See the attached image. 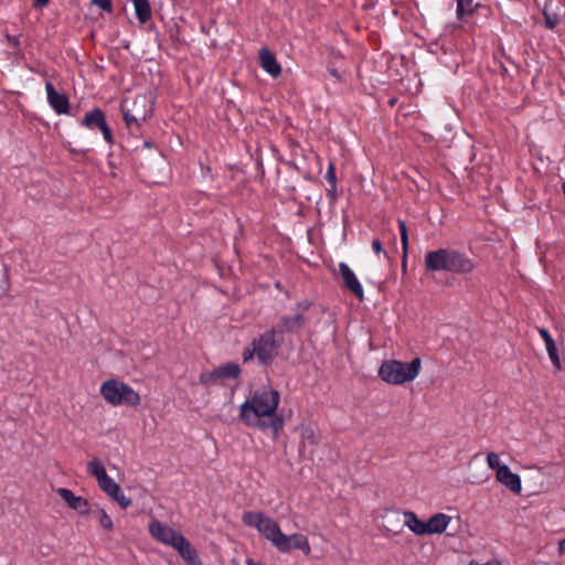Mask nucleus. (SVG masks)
<instances>
[{"label":"nucleus","mask_w":565,"mask_h":565,"mask_svg":"<svg viewBox=\"0 0 565 565\" xmlns=\"http://www.w3.org/2000/svg\"><path fill=\"white\" fill-rule=\"evenodd\" d=\"M173 548L178 551L188 565H203L198 551L185 537L179 540V543Z\"/></svg>","instance_id":"obj_15"},{"label":"nucleus","mask_w":565,"mask_h":565,"mask_svg":"<svg viewBox=\"0 0 565 565\" xmlns=\"http://www.w3.org/2000/svg\"><path fill=\"white\" fill-rule=\"evenodd\" d=\"M395 103H396V99H395V98H392V99L390 100V105H391V106H394V105H395Z\"/></svg>","instance_id":"obj_44"},{"label":"nucleus","mask_w":565,"mask_h":565,"mask_svg":"<svg viewBox=\"0 0 565 565\" xmlns=\"http://www.w3.org/2000/svg\"><path fill=\"white\" fill-rule=\"evenodd\" d=\"M306 438H308L310 440L311 444H316V440H315V435L312 431H310V434L308 436H306Z\"/></svg>","instance_id":"obj_41"},{"label":"nucleus","mask_w":565,"mask_h":565,"mask_svg":"<svg viewBox=\"0 0 565 565\" xmlns=\"http://www.w3.org/2000/svg\"><path fill=\"white\" fill-rule=\"evenodd\" d=\"M124 121L126 124V127L134 131L135 129L138 130L140 126L147 120V114L143 111L142 114L132 113L130 109L121 107Z\"/></svg>","instance_id":"obj_21"},{"label":"nucleus","mask_w":565,"mask_h":565,"mask_svg":"<svg viewBox=\"0 0 565 565\" xmlns=\"http://www.w3.org/2000/svg\"><path fill=\"white\" fill-rule=\"evenodd\" d=\"M145 146H146V147H150V146H151V143H150L149 141H145Z\"/></svg>","instance_id":"obj_45"},{"label":"nucleus","mask_w":565,"mask_h":565,"mask_svg":"<svg viewBox=\"0 0 565 565\" xmlns=\"http://www.w3.org/2000/svg\"><path fill=\"white\" fill-rule=\"evenodd\" d=\"M242 522L247 526L257 529L277 550L279 545H284L286 542V534L281 532L278 523L263 512L245 511L242 515Z\"/></svg>","instance_id":"obj_5"},{"label":"nucleus","mask_w":565,"mask_h":565,"mask_svg":"<svg viewBox=\"0 0 565 565\" xmlns=\"http://www.w3.org/2000/svg\"><path fill=\"white\" fill-rule=\"evenodd\" d=\"M498 562H488V563H484V564H479L477 562H471L470 565H497Z\"/></svg>","instance_id":"obj_40"},{"label":"nucleus","mask_w":565,"mask_h":565,"mask_svg":"<svg viewBox=\"0 0 565 565\" xmlns=\"http://www.w3.org/2000/svg\"><path fill=\"white\" fill-rule=\"evenodd\" d=\"M110 498H111L113 500H115V501L120 505V508H122V509H127V508H129V507L131 505V503H132V502H131V499H130V498H127V497L124 494V492H122L121 488H119V492H118V493H116V495H111Z\"/></svg>","instance_id":"obj_29"},{"label":"nucleus","mask_w":565,"mask_h":565,"mask_svg":"<svg viewBox=\"0 0 565 565\" xmlns=\"http://www.w3.org/2000/svg\"><path fill=\"white\" fill-rule=\"evenodd\" d=\"M372 249L376 253V254H381L383 253L384 257L386 259H390V256H388V253L386 250H384L383 248V243L379 239V238H374L372 241Z\"/></svg>","instance_id":"obj_33"},{"label":"nucleus","mask_w":565,"mask_h":565,"mask_svg":"<svg viewBox=\"0 0 565 565\" xmlns=\"http://www.w3.org/2000/svg\"><path fill=\"white\" fill-rule=\"evenodd\" d=\"M562 188H563V193L565 195V183H563Z\"/></svg>","instance_id":"obj_46"},{"label":"nucleus","mask_w":565,"mask_h":565,"mask_svg":"<svg viewBox=\"0 0 565 565\" xmlns=\"http://www.w3.org/2000/svg\"><path fill=\"white\" fill-rule=\"evenodd\" d=\"M559 552L562 554L565 553V539L559 542Z\"/></svg>","instance_id":"obj_39"},{"label":"nucleus","mask_w":565,"mask_h":565,"mask_svg":"<svg viewBox=\"0 0 565 565\" xmlns=\"http://www.w3.org/2000/svg\"><path fill=\"white\" fill-rule=\"evenodd\" d=\"M339 274L343 280L344 287L349 289L360 301H362L364 299L363 288L349 265L343 262L340 263Z\"/></svg>","instance_id":"obj_11"},{"label":"nucleus","mask_w":565,"mask_h":565,"mask_svg":"<svg viewBox=\"0 0 565 565\" xmlns=\"http://www.w3.org/2000/svg\"><path fill=\"white\" fill-rule=\"evenodd\" d=\"M259 62L263 70L269 75L277 77L281 74L280 64L277 62L276 56L267 47H263L259 51Z\"/></svg>","instance_id":"obj_16"},{"label":"nucleus","mask_w":565,"mask_h":565,"mask_svg":"<svg viewBox=\"0 0 565 565\" xmlns=\"http://www.w3.org/2000/svg\"><path fill=\"white\" fill-rule=\"evenodd\" d=\"M326 180L328 184H337L335 164L332 160H330L328 163Z\"/></svg>","instance_id":"obj_31"},{"label":"nucleus","mask_w":565,"mask_h":565,"mask_svg":"<svg viewBox=\"0 0 565 565\" xmlns=\"http://www.w3.org/2000/svg\"><path fill=\"white\" fill-rule=\"evenodd\" d=\"M45 90L47 103L58 115H66L70 113V100L65 93H58L51 82L45 83Z\"/></svg>","instance_id":"obj_10"},{"label":"nucleus","mask_w":565,"mask_h":565,"mask_svg":"<svg viewBox=\"0 0 565 565\" xmlns=\"http://www.w3.org/2000/svg\"><path fill=\"white\" fill-rule=\"evenodd\" d=\"M149 533L158 542L171 547H174L179 543V540L184 537L181 532L173 530L158 520H152L149 523Z\"/></svg>","instance_id":"obj_9"},{"label":"nucleus","mask_w":565,"mask_h":565,"mask_svg":"<svg viewBox=\"0 0 565 565\" xmlns=\"http://www.w3.org/2000/svg\"><path fill=\"white\" fill-rule=\"evenodd\" d=\"M280 394L273 388L257 390L239 407V418L248 427L264 433L270 431L273 439L279 437L284 428V418L277 414Z\"/></svg>","instance_id":"obj_1"},{"label":"nucleus","mask_w":565,"mask_h":565,"mask_svg":"<svg viewBox=\"0 0 565 565\" xmlns=\"http://www.w3.org/2000/svg\"><path fill=\"white\" fill-rule=\"evenodd\" d=\"M98 487L110 498L119 492L120 486L108 475L98 481Z\"/></svg>","instance_id":"obj_25"},{"label":"nucleus","mask_w":565,"mask_h":565,"mask_svg":"<svg viewBox=\"0 0 565 565\" xmlns=\"http://www.w3.org/2000/svg\"><path fill=\"white\" fill-rule=\"evenodd\" d=\"M543 17L545 28L548 30H554L556 25L559 23L558 15L555 12H552L547 4L543 9Z\"/></svg>","instance_id":"obj_27"},{"label":"nucleus","mask_w":565,"mask_h":565,"mask_svg":"<svg viewBox=\"0 0 565 565\" xmlns=\"http://www.w3.org/2000/svg\"><path fill=\"white\" fill-rule=\"evenodd\" d=\"M311 301L302 300L296 305V313L294 316L284 315L279 318L278 323L271 329L276 331L279 337L285 333H299L306 324L305 312L311 307Z\"/></svg>","instance_id":"obj_7"},{"label":"nucleus","mask_w":565,"mask_h":565,"mask_svg":"<svg viewBox=\"0 0 565 565\" xmlns=\"http://www.w3.org/2000/svg\"><path fill=\"white\" fill-rule=\"evenodd\" d=\"M90 2L107 13H113L114 11L111 0H90Z\"/></svg>","instance_id":"obj_32"},{"label":"nucleus","mask_w":565,"mask_h":565,"mask_svg":"<svg viewBox=\"0 0 565 565\" xmlns=\"http://www.w3.org/2000/svg\"><path fill=\"white\" fill-rule=\"evenodd\" d=\"M426 273L445 271L462 277L471 276L478 262L465 252L452 247H440L425 254Z\"/></svg>","instance_id":"obj_2"},{"label":"nucleus","mask_w":565,"mask_h":565,"mask_svg":"<svg viewBox=\"0 0 565 565\" xmlns=\"http://www.w3.org/2000/svg\"><path fill=\"white\" fill-rule=\"evenodd\" d=\"M256 356V347L252 344V348H245L242 354L243 362L246 363Z\"/></svg>","instance_id":"obj_36"},{"label":"nucleus","mask_w":565,"mask_h":565,"mask_svg":"<svg viewBox=\"0 0 565 565\" xmlns=\"http://www.w3.org/2000/svg\"><path fill=\"white\" fill-rule=\"evenodd\" d=\"M420 358H414L411 362L397 360L384 361L379 369V376L382 381L392 385H402L415 380L420 371Z\"/></svg>","instance_id":"obj_3"},{"label":"nucleus","mask_w":565,"mask_h":565,"mask_svg":"<svg viewBox=\"0 0 565 565\" xmlns=\"http://www.w3.org/2000/svg\"><path fill=\"white\" fill-rule=\"evenodd\" d=\"M497 480L510 491L519 494L522 490L521 478L519 475L511 471L507 465H502L497 472Z\"/></svg>","instance_id":"obj_13"},{"label":"nucleus","mask_w":565,"mask_h":565,"mask_svg":"<svg viewBox=\"0 0 565 565\" xmlns=\"http://www.w3.org/2000/svg\"><path fill=\"white\" fill-rule=\"evenodd\" d=\"M138 21L143 24L151 19L152 11L149 0H131Z\"/></svg>","instance_id":"obj_22"},{"label":"nucleus","mask_w":565,"mask_h":565,"mask_svg":"<svg viewBox=\"0 0 565 565\" xmlns=\"http://www.w3.org/2000/svg\"><path fill=\"white\" fill-rule=\"evenodd\" d=\"M97 513L100 526L108 532L113 531L114 523L111 518L107 514V512L104 509H99Z\"/></svg>","instance_id":"obj_28"},{"label":"nucleus","mask_w":565,"mask_h":565,"mask_svg":"<svg viewBox=\"0 0 565 565\" xmlns=\"http://www.w3.org/2000/svg\"><path fill=\"white\" fill-rule=\"evenodd\" d=\"M291 550H299L306 555L310 554V544L306 535L295 533L292 535H286V542L284 545H279L278 551L281 553H288Z\"/></svg>","instance_id":"obj_14"},{"label":"nucleus","mask_w":565,"mask_h":565,"mask_svg":"<svg viewBox=\"0 0 565 565\" xmlns=\"http://www.w3.org/2000/svg\"><path fill=\"white\" fill-rule=\"evenodd\" d=\"M87 472L94 476L97 482L107 476L104 465L96 458L87 463Z\"/></svg>","instance_id":"obj_26"},{"label":"nucleus","mask_w":565,"mask_h":565,"mask_svg":"<svg viewBox=\"0 0 565 565\" xmlns=\"http://www.w3.org/2000/svg\"><path fill=\"white\" fill-rule=\"evenodd\" d=\"M99 130L102 131L107 143L113 145L115 142L113 131L107 122Z\"/></svg>","instance_id":"obj_34"},{"label":"nucleus","mask_w":565,"mask_h":565,"mask_svg":"<svg viewBox=\"0 0 565 565\" xmlns=\"http://www.w3.org/2000/svg\"><path fill=\"white\" fill-rule=\"evenodd\" d=\"M537 331H539L541 338L545 342L546 351L548 353V356H550L553 365L555 366L556 370H561L562 369L561 360H559V356L557 353L556 344H555L552 335L550 334L548 330L545 328H537Z\"/></svg>","instance_id":"obj_18"},{"label":"nucleus","mask_w":565,"mask_h":565,"mask_svg":"<svg viewBox=\"0 0 565 565\" xmlns=\"http://www.w3.org/2000/svg\"><path fill=\"white\" fill-rule=\"evenodd\" d=\"M487 463L490 469H493L497 472L499 471V468L502 467V465L500 463L499 456L495 452H489L487 455Z\"/></svg>","instance_id":"obj_30"},{"label":"nucleus","mask_w":565,"mask_h":565,"mask_svg":"<svg viewBox=\"0 0 565 565\" xmlns=\"http://www.w3.org/2000/svg\"><path fill=\"white\" fill-rule=\"evenodd\" d=\"M57 494L67 503V505L79 514L88 515L90 513V503L83 497H77L66 488H58Z\"/></svg>","instance_id":"obj_12"},{"label":"nucleus","mask_w":565,"mask_h":565,"mask_svg":"<svg viewBox=\"0 0 565 565\" xmlns=\"http://www.w3.org/2000/svg\"><path fill=\"white\" fill-rule=\"evenodd\" d=\"M6 40L8 42V45L14 50H19L21 46L20 36L17 35H10L9 33H6Z\"/></svg>","instance_id":"obj_35"},{"label":"nucleus","mask_w":565,"mask_h":565,"mask_svg":"<svg viewBox=\"0 0 565 565\" xmlns=\"http://www.w3.org/2000/svg\"><path fill=\"white\" fill-rule=\"evenodd\" d=\"M331 75L334 76V77H339V74L335 70H331L330 71Z\"/></svg>","instance_id":"obj_43"},{"label":"nucleus","mask_w":565,"mask_h":565,"mask_svg":"<svg viewBox=\"0 0 565 565\" xmlns=\"http://www.w3.org/2000/svg\"><path fill=\"white\" fill-rule=\"evenodd\" d=\"M256 347V358L258 362L268 366L278 355V350L284 344V337H279L271 328L252 341Z\"/></svg>","instance_id":"obj_6"},{"label":"nucleus","mask_w":565,"mask_h":565,"mask_svg":"<svg viewBox=\"0 0 565 565\" xmlns=\"http://www.w3.org/2000/svg\"><path fill=\"white\" fill-rule=\"evenodd\" d=\"M497 565H501L500 563H497Z\"/></svg>","instance_id":"obj_47"},{"label":"nucleus","mask_w":565,"mask_h":565,"mask_svg":"<svg viewBox=\"0 0 565 565\" xmlns=\"http://www.w3.org/2000/svg\"><path fill=\"white\" fill-rule=\"evenodd\" d=\"M327 198L330 202V204H334L338 200V193H337V184H329V188L327 189Z\"/></svg>","instance_id":"obj_37"},{"label":"nucleus","mask_w":565,"mask_h":565,"mask_svg":"<svg viewBox=\"0 0 565 565\" xmlns=\"http://www.w3.org/2000/svg\"><path fill=\"white\" fill-rule=\"evenodd\" d=\"M398 230L401 234V243H402V249H403V256H402V269L403 271L406 270L407 267V257H408V231L407 225L404 220H398Z\"/></svg>","instance_id":"obj_23"},{"label":"nucleus","mask_w":565,"mask_h":565,"mask_svg":"<svg viewBox=\"0 0 565 565\" xmlns=\"http://www.w3.org/2000/svg\"><path fill=\"white\" fill-rule=\"evenodd\" d=\"M456 17L459 21H462L466 15H472L479 7V4L473 6V0H456Z\"/></svg>","instance_id":"obj_24"},{"label":"nucleus","mask_w":565,"mask_h":565,"mask_svg":"<svg viewBox=\"0 0 565 565\" xmlns=\"http://www.w3.org/2000/svg\"><path fill=\"white\" fill-rule=\"evenodd\" d=\"M450 520H451L450 516H448L445 513H436V514H434L426 522V525L428 527L427 535L444 533L446 531Z\"/></svg>","instance_id":"obj_19"},{"label":"nucleus","mask_w":565,"mask_h":565,"mask_svg":"<svg viewBox=\"0 0 565 565\" xmlns=\"http://www.w3.org/2000/svg\"><path fill=\"white\" fill-rule=\"evenodd\" d=\"M241 366L235 362H227L213 371H204L200 374V383L205 387L222 384L226 380H236L241 376Z\"/></svg>","instance_id":"obj_8"},{"label":"nucleus","mask_w":565,"mask_h":565,"mask_svg":"<svg viewBox=\"0 0 565 565\" xmlns=\"http://www.w3.org/2000/svg\"><path fill=\"white\" fill-rule=\"evenodd\" d=\"M100 395L113 406L137 407L141 403V397L131 386L122 381L110 379L102 383Z\"/></svg>","instance_id":"obj_4"},{"label":"nucleus","mask_w":565,"mask_h":565,"mask_svg":"<svg viewBox=\"0 0 565 565\" xmlns=\"http://www.w3.org/2000/svg\"><path fill=\"white\" fill-rule=\"evenodd\" d=\"M107 122L105 113L95 107L92 110L87 111L84 118L81 120V125L93 130L100 129Z\"/></svg>","instance_id":"obj_17"},{"label":"nucleus","mask_w":565,"mask_h":565,"mask_svg":"<svg viewBox=\"0 0 565 565\" xmlns=\"http://www.w3.org/2000/svg\"><path fill=\"white\" fill-rule=\"evenodd\" d=\"M404 522L405 525L414 532L416 535H427L428 527L426 525V522L419 520L415 512L413 511H405L404 512Z\"/></svg>","instance_id":"obj_20"},{"label":"nucleus","mask_w":565,"mask_h":565,"mask_svg":"<svg viewBox=\"0 0 565 565\" xmlns=\"http://www.w3.org/2000/svg\"><path fill=\"white\" fill-rule=\"evenodd\" d=\"M390 239L392 241V244H393L394 248H396V237H395V235L391 234L390 235Z\"/></svg>","instance_id":"obj_42"},{"label":"nucleus","mask_w":565,"mask_h":565,"mask_svg":"<svg viewBox=\"0 0 565 565\" xmlns=\"http://www.w3.org/2000/svg\"><path fill=\"white\" fill-rule=\"evenodd\" d=\"M50 3V0H33V8L35 9H42L47 7Z\"/></svg>","instance_id":"obj_38"}]
</instances>
